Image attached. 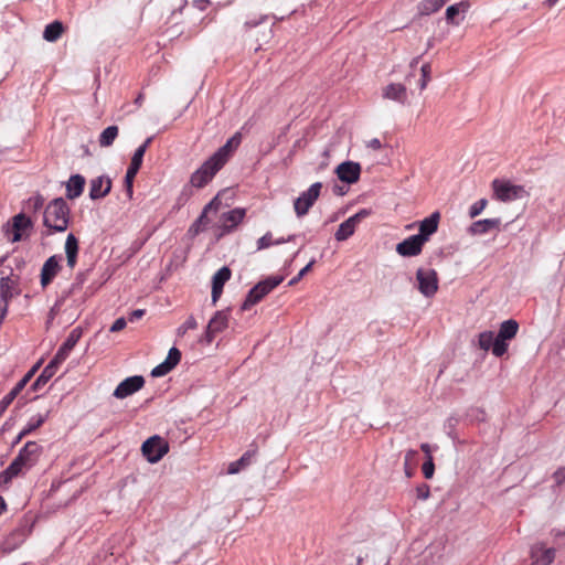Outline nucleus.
<instances>
[{
  "mask_svg": "<svg viewBox=\"0 0 565 565\" xmlns=\"http://www.w3.org/2000/svg\"><path fill=\"white\" fill-rule=\"evenodd\" d=\"M246 210L243 207H235L222 214L223 228L226 232L236 227L245 217Z\"/></svg>",
  "mask_w": 565,
  "mask_h": 565,
  "instance_id": "21",
  "label": "nucleus"
},
{
  "mask_svg": "<svg viewBox=\"0 0 565 565\" xmlns=\"http://www.w3.org/2000/svg\"><path fill=\"white\" fill-rule=\"evenodd\" d=\"M82 333H83V331L79 327L74 328L68 333L67 338L65 339V341L62 343V345L57 350V352H60V355H63L67 359L71 351L74 349L76 343L79 341Z\"/></svg>",
  "mask_w": 565,
  "mask_h": 565,
  "instance_id": "27",
  "label": "nucleus"
},
{
  "mask_svg": "<svg viewBox=\"0 0 565 565\" xmlns=\"http://www.w3.org/2000/svg\"><path fill=\"white\" fill-rule=\"evenodd\" d=\"M273 244V237L270 233L265 234L257 241V249H264Z\"/></svg>",
  "mask_w": 565,
  "mask_h": 565,
  "instance_id": "52",
  "label": "nucleus"
},
{
  "mask_svg": "<svg viewBox=\"0 0 565 565\" xmlns=\"http://www.w3.org/2000/svg\"><path fill=\"white\" fill-rule=\"evenodd\" d=\"M196 327H198V322H196L195 318L193 316H190L185 320V322L178 328L177 333L179 337H183L188 330H193Z\"/></svg>",
  "mask_w": 565,
  "mask_h": 565,
  "instance_id": "43",
  "label": "nucleus"
},
{
  "mask_svg": "<svg viewBox=\"0 0 565 565\" xmlns=\"http://www.w3.org/2000/svg\"><path fill=\"white\" fill-rule=\"evenodd\" d=\"M111 190V180L108 177L99 175L90 180L89 198L98 200L106 196Z\"/></svg>",
  "mask_w": 565,
  "mask_h": 565,
  "instance_id": "15",
  "label": "nucleus"
},
{
  "mask_svg": "<svg viewBox=\"0 0 565 565\" xmlns=\"http://www.w3.org/2000/svg\"><path fill=\"white\" fill-rule=\"evenodd\" d=\"M147 146H148V143H142L140 147L137 148V150L135 151V153L131 158V162L129 164L130 167L140 169L141 164H142V159H143L145 152L147 150Z\"/></svg>",
  "mask_w": 565,
  "mask_h": 565,
  "instance_id": "38",
  "label": "nucleus"
},
{
  "mask_svg": "<svg viewBox=\"0 0 565 565\" xmlns=\"http://www.w3.org/2000/svg\"><path fill=\"white\" fill-rule=\"evenodd\" d=\"M238 143H224L216 152H214L203 164L195 170L190 182L195 188L205 186L214 175L227 163L230 158L237 150Z\"/></svg>",
  "mask_w": 565,
  "mask_h": 565,
  "instance_id": "1",
  "label": "nucleus"
},
{
  "mask_svg": "<svg viewBox=\"0 0 565 565\" xmlns=\"http://www.w3.org/2000/svg\"><path fill=\"white\" fill-rule=\"evenodd\" d=\"M210 4L209 0H194L193 6L201 11H204Z\"/></svg>",
  "mask_w": 565,
  "mask_h": 565,
  "instance_id": "57",
  "label": "nucleus"
},
{
  "mask_svg": "<svg viewBox=\"0 0 565 565\" xmlns=\"http://www.w3.org/2000/svg\"><path fill=\"white\" fill-rule=\"evenodd\" d=\"M138 171H139V169L130 167V166L128 167V169L126 171L125 185H126V191H127V195L129 199H131L132 194H134L132 183H134V179H135L136 174L138 173Z\"/></svg>",
  "mask_w": 565,
  "mask_h": 565,
  "instance_id": "37",
  "label": "nucleus"
},
{
  "mask_svg": "<svg viewBox=\"0 0 565 565\" xmlns=\"http://www.w3.org/2000/svg\"><path fill=\"white\" fill-rule=\"evenodd\" d=\"M66 360L65 356L60 355V352H56L54 358L50 361V363L46 366H52V371L54 374L56 373L58 366Z\"/></svg>",
  "mask_w": 565,
  "mask_h": 565,
  "instance_id": "51",
  "label": "nucleus"
},
{
  "mask_svg": "<svg viewBox=\"0 0 565 565\" xmlns=\"http://www.w3.org/2000/svg\"><path fill=\"white\" fill-rule=\"evenodd\" d=\"M216 335V333H210V329H209V326L206 327V330L202 337V341H205L206 343H211L214 339V337Z\"/></svg>",
  "mask_w": 565,
  "mask_h": 565,
  "instance_id": "58",
  "label": "nucleus"
},
{
  "mask_svg": "<svg viewBox=\"0 0 565 565\" xmlns=\"http://www.w3.org/2000/svg\"><path fill=\"white\" fill-rule=\"evenodd\" d=\"M50 412L47 411L45 414H36L30 417L25 427L22 429V435H29L33 430L41 427L44 422L47 419Z\"/></svg>",
  "mask_w": 565,
  "mask_h": 565,
  "instance_id": "32",
  "label": "nucleus"
},
{
  "mask_svg": "<svg viewBox=\"0 0 565 565\" xmlns=\"http://www.w3.org/2000/svg\"><path fill=\"white\" fill-rule=\"evenodd\" d=\"M43 204H44L43 196L40 194H36L28 200L26 209L38 211V210L42 209Z\"/></svg>",
  "mask_w": 565,
  "mask_h": 565,
  "instance_id": "46",
  "label": "nucleus"
},
{
  "mask_svg": "<svg viewBox=\"0 0 565 565\" xmlns=\"http://www.w3.org/2000/svg\"><path fill=\"white\" fill-rule=\"evenodd\" d=\"M558 1L559 0H545L543 2V6H545L546 8L551 9V8L555 7Z\"/></svg>",
  "mask_w": 565,
  "mask_h": 565,
  "instance_id": "64",
  "label": "nucleus"
},
{
  "mask_svg": "<svg viewBox=\"0 0 565 565\" xmlns=\"http://www.w3.org/2000/svg\"><path fill=\"white\" fill-rule=\"evenodd\" d=\"M469 1H460L446 9V20L448 23L459 25L463 20V14L469 10Z\"/></svg>",
  "mask_w": 565,
  "mask_h": 565,
  "instance_id": "19",
  "label": "nucleus"
},
{
  "mask_svg": "<svg viewBox=\"0 0 565 565\" xmlns=\"http://www.w3.org/2000/svg\"><path fill=\"white\" fill-rule=\"evenodd\" d=\"M143 315H145L143 309H136L129 315V321L130 322L137 321L138 319L142 318Z\"/></svg>",
  "mask_w": 565,
  "mask_h": 565,
  "instance_id": "55",
  "label": "nucleus"
},
{
  "mask_svg": "<svg viewBox=\"0 0 565 565\" xmlns=\"http://www.w3.org/2000/svg\"><path fill=\"white\" fill-rule=\"evenodd\" d=\"M313 263H315V260H311L302 269H300V271L298 273L299 277L302 278L310 270V268L312 267Z\"/></svg>",
  "mask_w": 565,
  "mask_h": 565,
  "instance_id": "62",
  "label": "nucleus"
},
{
  "mask_svg": "<svg viewBox=\"0 0 565 565\" xmlns=\"http://www.w3.org/2000/svg\"><path fill=\"white\" fill-rule=\"evenodd\" d=\"M353 220L354 218L349 217L339 225V228L334 234L337 241L342 242L348 239L351 235H353L355 227L358 225Z\"/></svg>",
  "mask_w": 565,
  "mask_h": 565,
  "instance_id": "30",
  "label": "nucleus"
},
{
  "mask_svg": "<svg viewBox=\"0 0 565 565\" xmlns=\"http://www.w3.org/2000/svg\"><path fill=\"white\" fill-rule=\"evenodd\" d=\"M488 201L486 199H481L478 202L473 203L470 207L469 215L471 218L479 215L484 207L487 206Z\"/></svg>",
  "mask_w": 565,
  "mask_h": 565,
  "instance_id": "48",
  "label": "nucleus"
},
{
  "mask_svg": "<svg viewBox=\"0 0 565 565\" xmlns=\"http://www.w3.org/2000/svg\"><path fill=\"white\" fill-rule=\"evenodd\" d=\"M423 473L426 479H431L435 473V465L433 461V457L429 456V458L426 459V461L423 463Z\"/></svg>",
  "mask_w": 565,
  "mask_h": 565,
  "instance_id": "47",
  "label": "nucleus"
},
{
  "mask_svg": "<svg viewBox=\"0 0 565 565\" xmlns=\"http://www.w3.org/2000/svg\"><path fill=\"white\" fill-rule=\"evenodd\" d=\"M180 360L181 352L175 347H172L169 350L164 362L168 363V365L173 370L179 364Z\"/></svg>",
  "mask_w": 565,
  "mask_h": 565,
  "instance_id": "41",
  "label": "nucleus"
},
{
  "mask_svg": "<svg viewBox=\"0 0 565 565\" xmlns=\"http://www.w3.org/2000/svg\"><path fill=\"white\" fill-rule=\"evenodd\" d=\"M141 451L150 463H156L168 454L169 444L159 435H153L143 441Z\"/></svg>",
  "mask_w": 565,
  "mask_h": 565,
  "instance_id": "6",
  "label": "nucleus"
},
{
  "mask_svg": "<svg viewBox=\"0 0 565 565\" xmlns=\"http://www.w3.org/2000/svg\"><path fill=\"white\" fill-rule=\"evenodd\" d=\"M65 254H78V241L73 233H70L65 241Z\"/></svg>",
  "mask_w": 565,
  "mask_h": 565,
  "instance_id": "40",
  "label": "nucleus"
},
{
  "mask_svg": "<svg viewBox=\"0 0 565 565\" xmlns=\"http://www.w3.org/2000/svg\"><path fill=\"white\" fill-rule=\"evenodd\" d=\"M493 196L501 202H510L526 195L522 185L512 184L510 181L494 179L492 181Z\"/></svg>",
  "mask_w": 565,
  "mask_h": 565,
  "instance_id": "5",
  "label": "nucleus"
},
{
  "mask_svg": "<svg viewBox=\"0 0 565 565\" xmlns=\"http://www.w3.org/2000/svg\"><path fill=\"white\" fill-rule=\"evenodd\" d=\"M417 455L416 450L409 449L405 455L406 465L409 463Z\"/></svg>",
  "mask_w": 565,
  "mask_h": 565,
  "instance_id": "60",
  "label": "nucleus"
},
{
  "mask_svg": "<svg viewBox=\"0 0 565 565\" xmlns=\"http://www.w3.org/2000/svg\"><path fill=\"white\" fill-rule=\"evenodd\" d=\"M439 218V212H434L430 216L424 218L419 223V233L416 235L426 243L429 236L437 231Z\"/></svg>",
  "mask_w": 565,
  "mask_h": 565,
  "instance_id": "18",
  "label": "nucleus"
},
{
  "mask_svg": "<svg viewBox=\"0 0 565 565\" xmlns=\"http://www.w3.org/2000/svg\"><path fill=\"white\" fill-rule=\"evenodd\" d=\"M70 223V207L63 198L51 201L43 215V224L54 232H65Z\"/></svg>",
  "mask_w": 565,
  "mask_h": 565,
  "instance_id": "2",
  "label": "nucleus"
},
{
  "mask_svg": "<svg viewBox=\"0 0 565 565\" xmlns=\"http://www.w3.org/2000/svg\"><path fill=\"white\" fill-rule=\"evenodd\" d=\"M218 204H220V202H218L217 196L214 198L209 204H206L204 206L201 215L199 216V218L191 225L190 232H192L194 234H198L201 231H203L205 228V226L207 225V223H209L207 216H206L209 211H211L213 209L216 211Z\"/></svg>",
  "mask_w": 565,
  "mask_h": 565,
  "instance_id": "24",
  "label": "nucleus"
},
{
  "mask_svg": "<svg viewBox=\"0 0 565 565\" xmlns=\"http://www.w3.org/2000/svg\"><path fill=\"white\" fill-rule=\"evenodd\" d=\"M65 32V28L61 21H53L47 24L43 32V39L47 42H56Z\"/></svg>",
  "mask_w": 565,
  "mask_h": 565,
  "instance_id": "29",
  "label": "nucleus"
},
{
  "mask_svg": "<svg viewBox=\"0 0 565 565\" xmlns=\"http://www.w3.org/2000/svg\"><path fill=\"white\" fill-rule=\"evenodd\" d=\"M519 331V323L509 319L500 324L499 332L493 343V355L502 356L508 351V341L512 340Z\"/></svg>",
  "mask_w": 565,
  "mask_h": 565,
  "instance_id": "4",
  "label": "nucleus"
},
{
  "mask_svg": "<svg viewBox=\"0 0 565 565\" xmlns=\"http://www.w3.org/2000/svg\"><path fill=\"white\" fill-rule=\"evenodd\" d=\"M253 456L254 454L249 451L245 452L238 460L228 465L227 472L231 475L238 473L243 468L250 463Z\"/></svg>",
  "mask_w": 565,
  "mask_h": 565,
  "instance_id": "33",
  "label": "nucleus"
},
{
  "mask_svg": "<svg viewBox=\"0 0 565 565\" xmlns=\"http://www.w3.org/2000/svg\"><path fill=\"white\" fill-rule=\"evenodd\" d=\"M67 266L73 269L77 262V255L66 254Z\"/></svg>",
  "mask_w": 565,
  "mask_h": 565,
  "instance_id": "59",
  "label": "nucleus"
},
{
  "mask_svg": "<svg viewBox=\"0 0 565 565\" xmlns=\"http://www.w3.org/2000/svg\"><path fill=\"white\" fill-rule=\"evenodd\" d=\"M118 136V127L109 126L99 136L98 141H114Z\"/></svg>",
  "mask_w": 565,
  "mask_h": 565,
  "instance_id": "44",
  "label": "nucleus"
},
{
  "mask_svg": "<svg viewBox=\"0 0 565 565\" xmlns=\"http://www.w3.org/2000/svg\"><path fill=\"white\" fill-rule=\"evenodd\" d=\"M38 364L34 365L12 388L18 395L20 392L26 386L30 380L33 377L34 373L38 370Z\"/></svg>",
  "mask_w": 565,
  "mask_h": 565,
  "instance_id": "39",
  "label": "nucleus"
},
{
  "mask_svg": "<svg viewBox=\"0 0 565 565\" xmlns=\"http://www.w3.org/2000/svg\"><path fill=\"white\" fill-rule=\"evenodd\" d=\"M85 186V178L81 174H73L66 182V198L74 200L83 193Z\"/></svg>",
  "mask_w": 565,
  "mask_h": 565,
  "instance_id": "22",
  "label": "nucleus"
},
{
  "mask_svg": "<svg viewBox=\"0 0 565 565\" xmlns=\"http://www.w3.org/2000/svg\"><path fill=\"white\" fill-rule=\"evenodd\" d=\"M145 385V379L141 375H134L121 381L114 391V396L116 398L122 399L126 398L139 390H141Z\"/></svg>",
  "mask_w": 565,
  "mask_h": 565,
  "instance_id": "11",
  "label": "nucleus"
},
{
  "mask_svg": "<svg viewBox=\"0 0 565 565\" xmlns=\"http://www.w3.org/2000/svg\"><path fill=\"white\" fill-rule=\"evenodd\" d=\"M228 323V315L225 311H217L211 318L207 326L210 329V333H220L227 328Z\"/></svg>",
  "mask_w": 565,
  "mask_h": 565,
  "instance_id": "28",
  "label": "nucleus"
},
{
  "mask_svg": "<svg viewBox=\"0 0 565 565\" xmlns=\"http://www.w3.org/2000/svg\"><path fill=\"white\" fill-rule=\"evenodd\" d=\"M322 189L321 182H316L310 185V188L302 192L300 196H298L294 202V209L298 216L306 215L310 207L315 204L320 195V191Z\"/></svg>",
  "mask_w": 565,
  "mask_h": 565,
  "instance_id": "9",
  "label": "nucleus"
},
{
  "mask_svg": "<svg viewBox=\"0 0 565 565\" xmlns=\"http://www.w3.org/2000/svg\"><path fill=\"white\" fill-rule=\"evenodd\" d=\"M420 72H422V78H420L418 85H419L420 90H423L426 88L428 82L430 81V72H431L430 64H428V63L423 64L420 67Z\"/></svg>",
  "mask_w": 565,
  "mask_h": 565,
  "instance_id": "42",
  "label": "nucleus"
},
{
  "mask_svg": "<svg viewBox=\"0 0 565 565\" xmlns=\"http://www.w3.org/2000/svg\"><path fill=\"white\" fill-rule=\"evenodd\" d=\"M42 452V447L35 441H28L19 451L18 456L13 459L12 462L18 463V468L22 471L23 468L33 467L40 455Z\"/></svg>",
  "mask_w": 565,
  "mask_h": 565,
  "instance_id": "10",
  "label": "nucleus"
},
{
  "mask_svg": "<svg viewBox=\"0 0 565 565\" xmlns=\"http://www.w3.org/2000/svg\"><path fill=\"white\" fill-rule=\"evenodd\" d=\"M54 372L52 371V366H45L34 383L31 385L33 391H38L41 386L46 384L53 376Z\"/></svg>",
  "mask_w": 565,
  "mask_h": 565,
  "instance_id": "36",
  "label": "nucleus"
},
{
  "mask_svg": "<svg viewBox=\"0 0 565 565\" xmlns=\"http://www.w3.org/2000/svg\"><path fill=\"white\" fill-rule=\"evenodd\" d=\"M554 479H555V482L557 484H562L564 481H565V467H561L558 468L555 472H554Z\"/></svg>",
  "mask_w": 565,
  "mask_h": 565,
  "instance_id": "54",
  "label": "nucleus"
},
{
  "mask_svg": "<svg viewBox=\"0 0 565 565\" xmlns=\"http://www.w3.org/2000/svg\"><path fill=\"white\" fill-rule=\"evenodd\" d=\"M231 278V270L226 266L220 268L212 277V302L213 305L220 299L225 282Z\"/></svg>",
  "mask_w": 565,
  "mask_h": 565,
  "instance_id": "17",
  "label": "nucleus"
},
{
  "mask_svg": "<svg viewBox=\"0 0 565 565\" xmlns=\"http://www.w3.org/2000/svg\"><path fill=\"white\" fill-rule=\"evenodd\" d=\"M383 96L403 104L407 99V90L403 84L392 83L383 89Z\"/></svg>",
  "mask_w": 565,
  "mask_h": 565,
  "instance_id": "25",
  "label": "nucleus"
},
{
  "mask_svg": "<svg viewBox=\"0 0 565 565\" xmlns=\"http://www.w3.org/2000/svg\"><path fill=\"white\" fill-rule=\"evenodd\" d=\"M127 324V321L125 318H118L115 320V322L110 327L111 332H118L122 330Z\"/></svg>",
  "mask_w": 565,
  "mask_h": 565,
  "instance_id": "53",
  "label": "nucleus"
},
{
  "mask_svg": "<svg viewBox=\"0 0 565 565\" xmlns=\"http://www.w3.org/2000/svg\"><path fill=\"white\" fill-rule=\"evenodd\" d=\"M171 371H172V369L168 365V363H166L163 361L162 363L158 364L156 367L152 369L151 375L153 377H160V376H164L166 374H168Z\"/></svg>",
  "mask_w": 565,
  "mask_h": 565,
  "instance_id": "49",
  "label": "nucleus"
},
{
  "mask_svg": "<svg viewBox=\"0 0 565 565\" xmlns=\"http://www.w3.org/2000/svg\"><path fill=\"white\" fill-rule=\"evenodd\" d=\"M494 340L495 338L492 331H484L479 334L478 345L483 351H489L490 349L493 351Z\"/></svg>",
  "mask_w": 565,
  "mask_h": 565,
  "instance_id": "35",
  "label": "nucleus"
},
{
  "mask_svg": "<svg viewBox=\"0 0 565 565\" xmlns=\"http://www.w3.org/2000/svg\"><path fill=\"white\" fill-rule=\"evenodd\" d=\"M31 529L26 523H21L11 530L0 542V551L4 554L17 550L28 537Z\"/></svg>",
  "mask_w": 565,
  "mask_h": 565,
  "instance_id": "7",
  "label": "nucleus"
},
{
  "mask_svg": "<svg viewBox=\"0 0 565 565\" xmlns=\"http://www.w3.org/2000/svg\"><path fill=\"white\" fill-rule=\"evenodd\" d=\"M61 255H52L49 257L41 268V286L47 287L60 270Z\"/></svg>",
  "mask_w": 565,
  "mask_h": 565,
  "instance_id": "13",
  "label": "nucleus"
},
{
  "mask_svg": "<svg viewBox=\"0 0 565 565\" xmlns=\"http://www.w3.org/2000/svg\"><path fill=\"white\" fill-rule=\"evenodd\" d=\"M420 449L426 455V459L429 458V456H431V447L429 444H426V443L422 444Z\"/></svg>",
  "mask_w": 565,
  "mask_h": 565,
  "instance_id": "61",
  "label": "nucleus"
},
{
  "mask_svg": "<svg viewBox=\"0 0 565 565\" xmlns=\"http://www.w3.org/2000/svg\"><path fill=\"white\" fill-rule=\"evenodd\" d=\"M533 563L536 565H550L555 558V550L534 546L531 552Z\"/></svg>",
  "mask_w": 565,
  "mask_h": 565,
  "instance_id": "26",
  "label": "nucleus"
},
{
  "mask_svg": "<svg viewBox=\"0 0 565 565\" xmlns=\"http://www.w3.org/2000/svg\"><path fill=\"white\" fill-rule=\"evenodd\" d=\"M20 472L18 463L11 462L3 471L0 472V488L7 486Z\"/></svg>",
  "mask_w": 565,
  "mask_h": 565,
  "instance_id": "34",
  "label": "nucleus"
},
{
  "mask_svg": "<svg viewBox=\"0 0 565 565\" xmlns=\"http://www.w3.org/2000/svg\"><path fill=\"white\" fill-rule=\"evenodd\" d=\"M280 282H282V276H273L259 281L248 291L244 302L241 306V309L244 311L249 310L273 289L278 287Z\"/></svg>",
  "mask_w": 565,
  "mask_h": 565,
  "instance_id": "3",
  "label": "nucleus"
},
{
  "mask_svg": "<svg viewBox=\"0 0 565 565\" xmlns=\"http://www.w3.org/2000/svg\"><path fill=\"white\" fill-rule=\"evenodd\" d=\"M242 138H243L242 132L237 131L231 138H228L227 141H231V142L239 141Z\"/></svg>",
  "mask_w": 565,
  "mask_h": 565,
  "instance_id": "63",
  "label": "nucleus"
},
{
  "mask_svg": "<svg viewBox=\"0 0 565 565\" xmlns=\"http://www.w3.org/2000/svg\"><path fill=\"white\" fill-rule=\"evenodd\" d=\"M32 222L31 220L25 216L23 213H19L12 218V224L10 228H8V232H12V242H19L22 237L21 232L31 227Z\"/></svg>",
  "mask_w": 565,
  "mask_h": 565,
  "instance_id": "20",
  "label": "nucleus"
},
{
  "mask_svg": "<svg viewBox=\"0 0 565 565\" xmlns=\"http://www.w3.org/2000/svg\"><path fill=\"white\" fill-rule=\"evenodd\" d=\"M370 214V212L367 210H361L359 211L358 213H355L354 215L351 216V218H354L353 221L359 224V222L366 217L367 215Z\"/></svg>",
  "mask_w": 565,
  "mask_h": 565,
  "instance_id": "56",
  "label": "nucleus"
},
{
  "mask_svg": "<svg viewBox=\"0 0 565 565\" xmlns=\"http://www.w3.org/2000/svg\"><path fill=\"white\" fill-rule=\"evenodd\" d=\"M416 495L419 500H427L430 495V488L426 483H422L416 488Z\"/></svg>",
  "mask_w": 565,
  "mask_h": 565,
  "instance_id": "50",
  "label": "nucleus"
},
{
  "mask_svg": "<svg viewBox=\"0 0 565 565\" xmlns=\"http://www.w3.org/2000/svg\"><path fill=\"white\" fill-rule=\"evenodd\" d=\"M19 277L13 276L12 271L9 275L2 276L0 279V299L10 302V300L20 294Z\"/></svg>",
  "mask_w": 565,
  "mask_h": 565,
  "instance_id": "14",
  "label": "nucleus"
},
{
  "mask_svg": "<svg viewBox=\"0 0 565 565\" xmlns=\"http://www.w3.org/2000/svg\"><path fill=\"white\" fill-rule=\"evenodd\" d=\"M499 226H500L499 218H484V220L473 222L469 227V232L472 235H482L492 230L499 228Z\"/></svg>",
  "mask_w": 565,
  "mask_h": 565,
  "instance_id": "23",
  "label": "nucleus"
},
{
  "mask_svg": "<svg viewBox=\"0 0 565 565\" xmlns=\"http://www.w3.org/2000/svg\"><path fill=\"white\" fill-rule=\"evenodd\" d=\"M445 3V0H423L418 4V12L422 15H429L438 11Z\"/></svg>",
  "mask_w": 565,
  "mask_h": 565,
  "instance_id": "31",
  "label": "nucleus"
},
{
  "mask_svg": "<svg viewBox=\"0 0 565 565\" xmlns=\"http://www.w3.org/2000/svg\"><path fill=\"white\" fill-rule=\"evenodd\" d=\"M425 242L417 235H412L408 238L396 245V252L403 257H413L422 253Z\"/></svg>",
  "mask_w": 565,
  "mask_h": 565,
  "instance_id": "12",
  "label": "nucleus"
},
{
  "mask_svg": "<svg viewBox=\"0 0 565 565\" xmlns=\"http://www.w3.org/2000/svg\"><path fill=\"white\" fill-rule=\"evenodd\" d=\"M360 164L352 161L342 162L337 168L338 178L347 183L356 182L360 178Z\"/></svg>",
  "mask_w": 565,
  "mask_h": 565,
  "instance_id": "16",
  "label": "nucleus"
},
{
  "mask_svg": "<svg viewBox=\"0 0 565 565\" xmlns=\"http://www.w3.org/2000/svg\"><path fill=\"white\" fill-rule=\"evenodd\" d=\"M416 279L418 282L419 292L430 298L435 296L438 290V275L435 269L418 268L416 271Z\"/></svg>",
  "mask_w": 565,
  "mask_h": 565,
  "instance_id": "8",
  "label": "nucleus"
},
{
  "mask_svg": "<svg viewBox=\"0 0 565 565\" xmlns=\"http://www.w3.org/2000/svg\"><path fill=\"white\" fill-rule=\"evenodd\" d=\"M18 394L11 390L0 401V417L3 415V413L7 411V408L10 406V404L15 399Z\"/></svg>",
  "mask_w": 565,
  "mask_h": 565,
  "instance_id": "45",
  "label": "nucleus"
}]
</instances>
